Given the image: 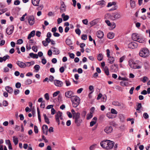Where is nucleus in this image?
<instances>
[{
    "instance_id": "nucleus-15",
    "label": "nucleus",
    "mask_w": 150,
    "mask_h": 150,
    "mask_svg": "<svg viewBox=\"0 0 150 150\" xmlns=\"http://www.w3.org/2000/svg\"><path fill=\"white\" fill-rule=\"evenodd\" d=\"M137 64V63L133 61L132 60H130L129 61V64L130 67L134 69L135 68V66L136 64Z\"/></svg>"
},
{
    "instance_id": "nucleus-59",
    "label": "nucleus",
    "mask_w": 150,
    "mask_h": 150,
    "mask_svg": "<svg viewBox=\"0 0 150 150\" xmlns=\"http://www.w3.org/2000/svg\"><path fill=\"white\" fill-rule=\"evenodd\" d=\"M20 1L18 0H16L14 2V4L15 5H17L20 4Z\"/></svg>"
},
{
    "instance_id": "nucleus-33",
    "label": "nucleus",
    "mask_w": 150,
    "mask_h": 150,
    "mask_svg": "<svg viewBox=\"0 0 150 150\" xmlns=\"http://www.w3.org/2000/svg\"><path fill=\"white\" fill-rule=\"evenodd\" d=\"M32 82V80L30 79H28L25 81V84L26 85H30Z\"/></svg>"
},
{
    "instance_id": "nucleus-35",
    "label": "nucleus",
    "mask_w": 150,
    "mask_h": 150,
    "mask_svg": "<svg viewBox=\"0 0 150 150\" xmlns=\"http://www.w3.org/2000/svg\"><path fill=\"white\" fill-rule=\"evenodd\" d=\"M43 116L44 117V119L45 120V122L47 123L48 124H49L50 123V121L49 120V119L46 116L45 114H43Z\"/></svg>"
},
{
    "instance_id": "nucleus-2",
    "label": "nucleus",
    "mask_w": 150,
    "mask_h": 150,
    "mask_svg": "<svg viewBox=\"0 0 150 150\" xmlns=\"http://www.w3.org/2000/svg\"><path fill=\"white\" fill-rule=\"evenodd\" d=\"M139 55L142 57H147L150 55L149 51L146 48L144 47L142 48L139 52Z\"/></svg>"
},
{
    "instance_id": "nucleus-60",
    "label": "nucleus",
    "mask_w": 150,
    "mask_h": 150,
    "mask_svg": "<svg viewBox=\"0 0 150 150\" xmlns=\"http://www.w3.org/2000/svg\"><path fill=\"white\" fill-rule=\"evenodd\" d=\"M27 15V13H25V14L23 15L20 18V20L21 21H23L24 20L25 17Z\"/></svg>"
},
{
    "instance_id": "nucleus-6",
    "label": "nucleus",
    "mask_w": 150,
    "mask_h": 150,
    "mask_svg": "<svg viewBox=\"0 0 150 150\" xmlns=\"http://www.w3.org/2000/svg\"><path fill=\"white\" fill-rule=\"evenodd\" d=\"M122 15L120 13H115L112 14L110 16V18L112 20L119 19L121 18Z\"/></svg>"
},
{
    "instance_id": "nucleus-61",
    "label": "nucleus",
    "mask_w": 150,
    "mask_h": 150,
    "mask_svg": "<svg viewBox=\"0 0 150 150\" xmlns=\"http://www.w3.org/2000/svg\"><path fill=\"white\" fill-rule=\"evenodd\" d=\"M75 32L76 33L78 34L79 35H80L81 32L80 30L79 29H77L75 30Z\"/></svg>"
},
{
    "instance_id": "nucleus-14",
    "label": "nucleus",
    "mask_w": 150,
    "mask_h": 150,
    "mask_svg": "<svg viewBox=\"0 0 150 150\" xmlns=\"http://www.w3.org/2000/svg\"><path fill=\"white\" fill-rule=\"evenodd\" d=\"M112 128L111 126H107L106 127L104 130L105 132L107 134L110 133L112 132Z\"/></svg>"
},
{
    "instance_id": "nucleus-24",
    "label": "nucleus",
    "mask_w": 150,
    "mask_h": 150,
    "mask_svg": "<svg viewBox=\"0 0 150 150\" xmlns=\"http://www.w3.org/2000/svg\"><path fill=\"white\" fill-rule=\"evenodd\" d=\"M35 63L34 61H32L30 62H27L25 63V67H29L32 65H33Z\"/></svg>"
},
{
    "instance_id": "nucleus-51",
    "label": "nucleus",
    "mask_w": 150,
    "mask_h": 150,
    "mask_svg": "<svg viewBox=\"0 0 150 150\" xmlns=\"http://www.w3.org/2000/svg\"><path fill=\"white\" fill-rule=\"evenodd\" d=\"M107 116L109 119L113 118V115L110 113H107Z\"/></svg>"
},
{
    "instance_id": "nucleus-55",
    "label": "nucleus",
    "mask_w": 150,
    "mask_h": 150,
    "mask_svg": "<svg viewBox=\"0 0 150 150\" xmlns=\"http://www.w3.org/2000/svg\"><path fill=\"white\" fill-rule=\"evenodd\" d=\"M8 105V102L6 100H4L3 102V105L4 106H6Z\"/></svg>"
},
{
    "instance_id": "nucleus-57",
    "label": "nucleus",
    "mask_w": 150,
    "mask_h": 150,
    "mask_svg": "<svg viewBox=\"0 0 150 150\" xmlns=\"http://www.w3.org/2000/svg\"><path fill=\"white\" fill-rule=\"evenodd\" d=\"M23 42V40L22 39H19L17 41V44H22Z\"/></svg>"
},
{
    "instance_id": "nucleus-43",
    "label": "nucleus",
    "mask_w": 150,
    "mask_h": 150,
    "mask_svg": "<svg viewBox=\"0 0 150 150\" xmlns=\"http://www.w3.org/2000/svg\"><path fill=\"white\" fill-rule=\"evenodd\" d=\"M86 113L87 112L86 111H83L81 113V116L82 117L84 118L86 116Z\"/></svg>"
},
{
    "instance_id": "nucleus-25",
    "label": "nucleus",
    "mask_w": 150,
    "mask_h": 150,
    "mask_svg": "<svg viewBox=\"0 0 150 150\" xmlns=\"http://www.w3.org/2000/svg\"><path fill=\"white\" fill-rule=\"evenodd\" d=\"M114 33L112 32H110L108 33L107 35V36L108 38L110 39H112L114 36Z\"/></svg>"
},
{
    "instance_id": "nucleus-40",
    "label": "nucleus",
    "mask_w": 150,
    "mask_h": 150,
    "mask_svg": "<svg viewBox=\"0 0 150 150\" xmlns=\"http://www.w3.org/2000/svg\"><path fill=\"white\" fill-rule=\"evenodd\" d=\"M40 66L39 65L36 64L34 67V68L36 70V72H38L39 71V69H40Z\"/></svg>"
},
{
    "instance_id": "nucleus-22",
    "label": "nucleus",
    "mask_w": 150,
    "mask_h": 150,
    "mask_svg": "<svg viewBox=\"0 0 150 150\" xmlns=\"http://www.w3.org/2000/svg\"><path fill=\"white\" fill-rule=\"evenodd\" d=\"M13 141L14 142V144L15 145H17L18 142V138L15 136H14L13 137Z\"/></svg>"
},
{
    "instance_id": "nucleus-19",
    "label": "nucleus",
    "mask_w": 150,
    "mask_h": 150,
    "mask_svg": "<svg viewBox=\"0 0 150 150\" xmlns=\"http://www.w3.org/2000/svg\"><path fill=\"white\" fill-rule=\"evenodd\" d=\"M98 37L99 38H102L103 37V33L101 31H98L97 33Z\"/></svg>"
},
{
    "instance_id": "nucleus-20",
    "label": "nucleus",
    "mask_w": 150,
    "mask_h": 150,
    "mask_svg": "<svg viewBox=\"0 0 150 150\" xmlns=\"http://www.w3.org/2000/svg\"><path fill=\"white\" fill-rule=\"evenodd\" d=\"M35 34V31L33 30L29 34L28 37V39H30L32 37H34Z\"/></svg>"
},
{
    "instance_id": "nucleus-34",
    "label": "nucleus",
    "mask_w": 150,
    "mask_h": 150,
    "mask_svg": "<svg viewBox=\"0 0 150 150\" xmlns=\"http://www.w3.org/2000/svg\"><path fill=\"white\" fill-rule=\"evenodd\" d=\"M105 1L103 0H101V1H98L97 3V4L98 5H101L102 6H104L105 5Z\"/></svg>"
},
{
    "instance_id": "nucleus-53",
    "label": "nucleus",
    "mask_w": 150,
    "mask_h": 150,
    "mask_svg": "<svg viewBox=\"0 0 150 150\" xmlns=\"http://www.w3.org/2000/svg\"><path fill=\"white\" fill-rule=\"evenodd\" d=\"M59 93L60 91H59L54 92L53 94V97H55L57 96Z\"/></svg>"
},
{
    "instance_id": "nucleus-21",
    "label": "nucleus",
    "mask_w": 150,
    "mask_h": 150,
    "mask_svg": "<svg viewBox=\"0 0 150 150\" xmlns=\"http://www.w3.org/2000/svg\"><path fill=\"white\" fill-rule=\"evenodd\" d=\"M5 89L6 91L9 93H11L13 92L12 88L9 86H7L6 87Z\"/></svg>"
},
{
    "instance_id": "nucleus-7",
    "label": "nucleus",
    "mask_w": 150,
    "mask_h": 150,
    "mask_svg": "<svg viewBox=\"0 0 150 150\" xmlns=\"http://www.w3.org/2000/svg\"><path fill=\"white\" fill-rule=\"evenodd\" d=\"M62 113L60 111H59L55 115V119L56 121L58 123V124L59 125L60 124L59 118L61 120H63V117H62Z\"/></svg>"
},
{
    "instance_id": "nucleus-38",
    "label": "nucleus",
    "mask_w": 150,
    "mask_h": 150,
    "mask_svg": "<svg viewBox=\"0 0 150 150\" xmlns=\"http://www.w3.org/2000/svg\"><path fill=\"white\" fill-rule=\"evenodd\" d=\"M130 4L132 8H134L135 6V3L133 0H130Z\"/></svg>"
},
{
    "instance_id": "nucleus-23",
    "label": "nucleus",
    "mask_w": 150,
    "mask_h": 150,
    "mask_svg": "<svg viewBox=\"0 0 150 150\" xmlns=\"http://www.w3.org/2000/svg\"><path fill=\"white\" fill-rule=\"evenodd\" d=\"M40 0H32V4L35 6H37L38 5Z\"/></svg>"
},
{
    "instance_id": "nucleus-52",
    "label": "nucleus",
    "mask_w": 150,
    "mask_h": 150,
    "mask_svg": "<svg viewBox=\"0 0 150 150\" xmlns=\"http://www.w3.org/2000/svg\"><path fill=\"white\" fill-rule=\"evenodd\" d=\"M45 98L47 100L49 99V96L48 93H46L44 95Z\"/></svg>"
},
{
    "instance_id": "nucleus-45",
    "label": "nucleus",
    "mask_w": 150,
    "mask_h": 150,
    "mask_svg": "<svg viewBox=\"0 0 150 150\" xmlns=\"http://www.w3.org/2000/svg\"><path fill=\"white\" fill-rule=\"evenodd\" d=\"M66 44L68 45H69L71 44V41L70 39H67L66 40Z\"/></svg>"
},
{
    "instance_id": "nucleus-42",
    "label": "nucleus",
    "mask_w": 150,
    "mask_h": 150,
    "mask_svg": "<svg viewBox=\"0 0 150 150\" xmlns=\"http://www.w3.org/2000/svg\"><path fill=\"white\" fill-rule=\"evenodd\" d=\"M106 75L108 76L109 74V71L108 68L105 67L104 69Z\"/></svg>"
},
{
    "instance_id": "nucleus-50",
    "label": "nucleus",
    "mask_w": 150,
    "mask_h": 150,
    "mask_svg": "<svg viewBox=\"0 0 150 150\" xmlns=\"http://www.w3.org/2000/svg\"><path fill=\"white\" fill-rule=\"evenodd\" d=\"M15 86L17 88H20L21 86V83L19 82H17Z\"/></svg>"
},
{
    "instance_id": "nucleus-12",
    "label": "nucleus",
    "mask_w": 150,
    "mask_h": 150,
    "mask_svg": "<svg viewBox=\"0 0 150 150\" xmlns=\"http://www.w3.org/2000/svg\"><path fill=\"white\" fill-rule=\"evenodd\" d=\"M137 47V43L135 42H132L128 45V48L132 49L135 48Z\"/></svg>"
},
{
    "instance_id": "nucleus-13",
    "label": "nucleus",
    "mask_w": 150,
    "mask_h": 150,
    "mask_svg": "<svg viewBox=\"0 0 150 150\" xmlns=\"http://www.w3.org/2000/svg\"><path fill=\"white\" fill-rule=\"evenodd\" d=\"M111 70L114 72H116L118 70V67L117 65L114 64L111 67Z\"/></svg>"
},
{
    "instance_id": "nucleus-39",
    "label": "nucleus",
    "mask_w": 150,
    "mask_h": 150,
    "mask_svg": "<svg viewBox=\"0 0 150 150\" xmlns=\"http://www.w3.org/2000/svg\"><path fill=\"white\" fill-rule=\"evenodd\" d=\"M120 85L123 86H127L128 84V83L127 82H125L123 81H121L120 82Z\"/></svg>"
},
{
    "instance_id": "nucleus-17",
    "label": "nucleus",
    "mask_w": 150,
    "mask_h": 150,
    "mask_svg": "<svg viewBox=\"0 0 150 150\" xmlns=\"http://www.w3.org/2000/svg\"><path fill=\"white\" fill-rule=\"evenodd\" d=\"M51 48L52 49V51L54 54H58L59 53V51L58 48L54 47H52Z\"/></svg>"
},
{
    "instance_id": "nucleus-37",
    "label": "nucleus",
    "mask_w": 150,
    "mask_h": 150,
    "mask_svg": "<svg viewBox=\"0 0 150 150\" xmlns=\"http://www.w3.org/2000/svg\"><path fill=\"white\" fill-rule=\"evenodd\" d=\"M37 112H38V120H39V121L40 122H41V116L40 114V111L39 109V108H37Z\"/></svg>"
},
{
    "instance_id": "nucleus-31",
    "label": "nucleus",
    "mask_w": 150,
    "mask_h": 150,
    "mask_svg": "<svg viewBox=\"0 0 150 150\" xmlns=\"http://www.w3.org/2000/svg\"><path fill=\"white\" fill-rule=\"evenodd\" d=\"M103 56L102 54L100 53L97 56L98 60L99 61H102L103 58Z\"/></svg>"
},
{
    "instance_id": "nucleus-18",
    "label": "nucleus",
    "mask_w": 150,
    "mask_h": 150,
    "mask_svg": "<svg viewBox=\"0 0 150 150\" xmlns=\"http://www.w3.org/2000/svg\"><path fill=\"white\" fill-rule=\"evenodd\" d=\"M43 132L44 134L47 135L48 132V127L46 125H44L42 126Z\"/></svg>"
},
{
    "instance_id": "nucleus-36",
    "label": "nucleus",
    "mask_w": 150,
    "mask_h": 150,
    "mask_svg": "<svg viewBox=\"0 0 150 150\" xmlns=\"http://www.w3.org/2000/svg\"><path fill=\"white\" fill-rule=\"evenodd\" d=\"M112 105L116 106H120L121 105V104L118 101H114L112 102Z\"/></svg>"
},
{
    "instance_id": "nucleus-4",
    "label": "nucleus",
    "mask_w": 150,
    "mask_h": 150,
    "mask_svg": "<svg viewBox=\"0 0 150 150\" xmlns=\"http://www.w3.org/2000/svg\"><path fill=\"white\" fill-rule=\"evenodd\" d=\"M133 40L137 41L140 43H144L145 41L144 39L141 38L139 35L137 33H133L132 36Z\"/></svg>"
},
{
    "instance_id": "nucleus-3",
    "label": "nucleus",
    "mask_w": 150,
    "mask_h": 150,
    "mask_svg": "<svg viewBox=\"0 0 150 150\" xmlns=\"http://www.w3.org/2000/svg\"><path fill=\"white\" fill-rule=\"evenodd\" d=\"M80 115V113L77 112L75 115L73 116V118L74 120L75 123L77 126H80L82 122V120L81 119Z\"/></svg>"
},
{
    "instance_id": "nucleus-64",
    "label": "nucleus",
    "mask_w": 150,
    "mask_h": 150,
    "mask_svg": "<svg viewBox=\"0 0 150 150\" xmlns=\"http://www.w3.org/2000/svg\"><path fill=\"white\" fill-rule=\"evenodd\" d=\"M9 57L8 55H6L2 57L3 61H5L7 59H8Z\"/></svg>"
},
{
    "instance_id": "nucleus-11",
    "label": "nucleus",
    "mask_w": 150,
    "mask_h": 150,
    "mask_svg": "<svg viewBox=\"0 0 150 150\" xmlns=\"http://www.w3.org/2000/svg\"><path fill=\"white\" fill-rule=\"evenodd\" d=\"M28 20L29 25H33L34 24L35 21L34 17L33 15L29 16Z\"/></svg>"
},
{
    "instance_id": "nucleus-41",
    "label": "nucleus",
    "mask_w": 150,
    "mask_h": 150,
    "mask_svg": "<svg viewBox=\"0 0 150 150\" xmlns=\"http://www.w3.org/2000/svg\"><path fill=\"white\" fill-rule=\"evenodd\" d=\"M142 106L141 103H139L137 105V108L136 109L137 110L139 111H138V112L139 113H140L141 112L140 111H139L140 110L141 108H142Z\"/></svg>"
},
{
    "instance_id": "nucleus-48",
    "label": "nucleus",
    "mask_w": 150,
    "mask_h": 150,
    "mask_svg": "<svg viewBox=\"0 0 150 150\" xmlns=\"http://www.w3.org/2000/svg\"><path fill=\"white\" fill-rule=\"evenodd\" d=\"M111 113L113 114H117V112L114 109L112 108L111 110Z\"/></svg>"
},
{
    "instance_id": "nucleus-26",
    "label": "nucleus",
    "mask_w": 150,
    "mask_h": 150,
    "mask_svg": "<svg viewBox=\"0 0 150 150\" xmlns=\"http://www.w3.org/2000/svg\"><path fill=\"white\" fill-rule=\"evenodd\" d=\"M108 60L109 61V62L110 63V64H113L115 61V59L114 58L112 57H108Z\"/></svg>"
},
{
    "instance_id": "nucleus-62",
    "label": "nucleus",
    "mask_w": 150,
    "mask_h": 150,
    "mask_svg": "<svg viewBox=\"0 0 150 150\" xmlns=\"http://www.w3.org/2000/svg\"><path fill=\"white\" fill-rule=\"evenodd\" d=\"M6 9L0 10V15L6 12Z\"/></svg>"
},
{
    "instance_id": "nucleus-44",
    "label": "nucleus",
    "mask_w": 150,
    "mask_h": 150,
    "mask_svg": "<svg viewBox=\"0 0 150 150\" xmlns=\"http://www.w3.org/2000/svg\"><path fill=\"white\" fill-rule=\"evenodd\" d=\"M65 83H66V86H70L71 85V83L69 80H66L65 81Z\"/></svg>"
},
{
    "instance_id": "nucleus-30",
    "label": "nucleus",
    "mask_w": 150,
    "mask_h": 150,
    "mask_svg": "<svg viewBox=\"0 0 150 150\" xmlns=\"http://www.w3.org/2000/svg\"><path fill=\"white\" fill-rule=\"evenodd\" d=\"M93 116V112H90V113H88L86 115V119L88 120L91 119Z\"/></svg>"
},
{
    "instance_id": "nucleus-5",
    "label": "nucleus",
    "mask_w": 150,
    "mask_h": 150,
    "mask_svg": "<svg viewBox=\"0 0 150 150\" xmlns=\"http://www.w3.org/2000/svg\"><path fill=\"white\" fill-rule=\"evenodd\" d=\"M71 100L73 106L74 107H76L80 103V98L76 96H73L71 98Z\"/></svg>"
},
{
    "instance_id": "nucleus-49",
    "label": "nucleus",
    "mask_w": 150,
    "mask_h": 150,
    "mask_svg": "<svg viewBox=\"0 0 150 150\" xmlns=\"http://www.w3.org/2000/svg\"><path fill=\"white\" fill-rule=\"evenodd\" d=\"M32 49L34 52H36L38 51V47L37 46H33L32 47Z\"/></svg>"
},
{
    "instance_id": "nucleus-16",
    "label": "nucleus",
    "mask_w": 150,
    "mask_h": 150,
    "mask_svg": "<svg viewBox=\"0 0 150 150\" xmlns=\"http://www.w3.org/2000/svg\"><path fill=\"white\" fill-rule=\"evenodd\" d=\"M16 64L18 65L21 68H25V63L20 61H18L16 62Z\"/></svg>"
},
{
    "instance_id": "nucleus-56",
    "label": "nucleus",
    "mask_w": 150,
    "mask_h": 150,
    "mask_svg": "<svg viewBox=\"0 0 150 150\" xmlns=\"http://www.w3.org/2000/svg\"><path fill=\"white\" fill-rule=\"evenodd\" d=\"M45 101L44 100L41 103L40 105V107L41 108H44L45 107Z\"/></svg>"
},
{
    "instance_id": "nucleus-29",
    "label": "nucleus",
    "mask_w": 150,
    "mask_h": 150,
    "mask_svg": "<svg viewBox=\"0 0 150 150\" xmlns=\"http://www.w3.org/2000/svg\"><path fill=\"white\" fill-rule=\"evenodd\" d=\"M30 56L33 58L37 59L38 58V55L37 54H34L33 53H30L29 54Z\"/></svg>"
},
{
    "instance_id": "nucleus-1",
    "label": "nucleus",
    "mask_w": 150,
    "mask_h": 150,
    "mask_svg": "<svg viewBox=\"0 0 150 150\" xmlns=\"http://www.w3.org/2000/svg\"><path fill=\"white\" fill-rule=\"evenodd\" d=\"M101 146L104 149L110 150L112 149L114 145V142L108 140H103L100 143Z\"/></svg>"
},
{
    "instance_id": "nucleus-58",
    "label": "nucleus",
    "mask_w": 150,
    "mask_h": 150,
    "mask_svg": "<svg viewBox=\"0 0 150 150\" xmlns=\"http://www.w3.org/2000/svg\"><path fill=\"white\" fill-rule=\"evenodd\" d=\"M96 123V122L94 121H92L90 122V126L92 127Z\"/></svg>"
},
{
    "instance_id": "nucleus-32",
    "label": "nucleus",
    "mask_w": 150,
    "mask_h": 150,
    "mask_svg": "<svg viewBox=\"0 0 150 150\" xmlns=\"http://www.w3.org/2000/svg\"><path fill=\"white\" fill-rule=\"evenodd\" d=\"M60 9L62 12L65 11V5L63 2H62V3L61 5Z\"/></svg>"
},
{
    "instance_id": "nucleus-54",
    "label": "nucleus",
    "mask_w": 150,
    "mask_h": 150,
    "mask_svg": "<svg viewBox=\"0 0 150 150\" xmlns=\"http://www.w3.org/2000/svg\"><path fill=\"white\" fill-rule=\"evenodd\" d=\"M34 132L35 133H38V127L36 126L35 125L34 127Z\"/></svg>"
},
{
    "instance_id": "nucleus-63",
    "label": "nucleus",
    "mask_w": 150,
    "mask_h": 150,
    "mask_svg": "<svg viewBox=\"0 0 150 150\" xmlns=\"http://www.w3.org/2000/svg\"><path fill=\"white\" fill-rule=\"evenodd\" d=\"M143 116L145 119H146L148 118L149 115L146 112H145L143 114Z\"/></svg>"
},
{
    "instance_id": "nucleus-28",
    "label": "nucleus",
    "mask_w": 150,
    "mask_h": 150,
    "mask_svg": "<svg viewBox=\"0 0 150 150\" xmlns=\"http://www.w3.org/2000/svg\"><path fill=\"white\" fill-rule=\"evenodd\" d=\"M98 21V19H95L93 21H91L90 23V24L91 26H92L96 24Z\"/></svg>"
},
{
    "instance_id": "nucleus-27",
    "label": "nucleus",
    "mask_w": 150,
    "mask_h": 150,
    "mask_svg": "<svg viewBox=\"0 0 150 150\" xmlns=\"http://www.w3.org/2000/svg\"><path fill=\"white\" fill-rule=\"evenodd\" d=\"M62 17L63 18L64 21H66L69 19V16L68 15H65L64 13H63L62 15Z\"/></svg>"
},
{
    "instance_id": "nucleus-46",
    "label": "nucleus",
    "mask_w": 150,
    "mask_h": 150,
    "mask_svg": "<svg viewBox=\"0 0 150 150\" xmlns=\"http://www.w3.org/2000/svg\"><path fill=\"white\" fill-rule=\"evenodd\" d=\"M107 99V96L106 95H104L101 98L102 101L103 102H105Z\"/></svg>"
},
{
    "instance_id": "nucleus-9",
    "label": "nucleus",
    "mask_w": 150,
    "mask_h": 150,
    "mask_svg": "<svg viewBox=\"0 0 150 150\" xmlns=\"http://www.w3.org/2000/svg\"><path fill=\"white\" fill-rule=\"evenodd\" d=\"M14 30V26L11 25L8 27L6 30V33L8 35L11 34L13 32Z\"/></svg>"
},
{
    "instance_id": "nucleus-8",
    "label": "nucleus",
    "mask_w": 150,
    "mask_h": 150,
    "mask_svg": "<svg viewBox=\"0 0 150 150\" xmlns=\"http://www.w3.org/2000/svg\"><path fill=\"white\" fill-rule=\"evenodd\" d=\"M54 83L56 86L58 87H62L63 85V82L62 81L58 80H54Z\"/></svg>"
},
{
    "instance_id": "nucleus-10",
    "label": "nucleus",
    "mask_w": 150,
    "mask_h": 150,
    "mask_svg": "<svg viewBox=\"0 0 150 150\" xmlns=\"http://www.w3.org/2000/svg\"><path fill=\"white\" fill-rule=\"evenodd\" d=\"M74 93L71 90L65 92V96L67 98H72L74 96Z\"/></svg>"
},
{
    "instance_id": "nucleus-47",
    "label": "nucleus",
    "mask_w": 150,
    "mask_h": 150,
    "mask_svg": "<svg viewBox=\"0 0 150 150\" xmlns=\"http://www.w3.org/2000/svg\"><path fill=\"white\" fill-rule=\"evenodd\" d=\"M87 35H81V38L83 40H86L87 39Z\"/></svg>"
}]
</instances>
